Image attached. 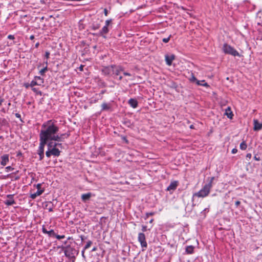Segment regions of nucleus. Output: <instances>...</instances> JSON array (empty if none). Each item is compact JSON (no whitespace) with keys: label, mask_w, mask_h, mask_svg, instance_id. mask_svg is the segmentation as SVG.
<instances>
[{"label":"nucleus","mask_w":262,"mask_h":262,"mask_svg":"<svg viewBox=\"0 0 262 262\" xmlns=\"http://www.w3.org/2000/svg\"><path fill=\"white\" fill-rule=\"evenodd\" d=\"M92 244V242L91 241H89L84 247V250H85L86 249L89 248Z\"/></svg>","instance_id":"obj_26"},{"label":"nucleus","mask_w":262,"mask_h":262,"mask_svg":"<svg viewBox=\"0 0 262 262\" xmlns=\"http://www.w3.org/2000/svg\"><path fill=\"white\" fill-rule=\"evenodd\" d=\"M123 74H124V75H125V76H130V75H130V73H128V72H124V73H123Z\"/></svg>","instance_id":"obj_43"},{"label":"nucleus","mask_w":262,"mask_h":262,"mask_svg":"<svg viewBox=\"0 0 262 262\" xmlns=\"http://www.w3.org/2000/svg\"><path fill=\"white\" fill-rule=\"evenodd\" d=\"M225 115L226 116H227L228 118H230V119H232L233 116V114L231 110V108L230 107H228L226 110H225Z\"/></svg>","instance_id":"obj_19"},{"label":"nucleus","mask_w":262,"mask_h":262,"mask_svg":"<svg viewBox=\"0 0 262 262\" xmlns=\"http://www.w3.org/2000/svg\"><path fill=\"white\" fill-rule=\"evenodd\" d=\"M209 211V209L208 208H205L204 209V210L202 212V213H205L206 212H208Z\"/></svg>","instance_id":"obj_42"},{"label":"nucleus","mask_w":262,"mask_h":262,"mask_svg":"<svg viewBox=\"0 0 262 262\" xmlns=\"http://www.w3.org/2000/svg\"><path fill=\"white\" fill-rule=\"evenodd\" d=\"M112 19H107L105 22V25L102 28L99 32V35L103 36V37H105L104 36L105 34H106L109 32L108 27L111 26Z\"/></svg>","instance_id":"obj_6"},{"label":"nucleus","mask_w":262,"mask_h":262,"mask_svg":"<svg viewBox=\"0 0 262 262\" xmlns=\"http://www.w3.org/2000/svg\"><path fill=\"white\" fill-rule=\"evenodd\" d=\"M9 156L8 154H5L1 157V164L4 166H6L9 161Z\"/></svg>","instance_id":"obj_11"},{"label":"nucleus","mask_w":262,"mask_h":262,"mask_svg":"<svg viewBox=\"0 0 262 262\" xmlns=\"http://www.w3.org/2000/svg\"><path fill=\"white\" fill-rule=\"evenodd\" d=\"M14 169V168L12 167L11 166H7L6 168H5V170H6V172H9V171H12Z\"/></svg>","instance_id":"obj_29"},{"label":"nucleus","mask_w":262,"mask_h":262,"mask_svg":"<svg viewBox=\"0 0 262 262\" xmlns=\"http://www.w3.org/2000/svg\"><path fill=\"white\" fill-rule=\"evenodd\" d=\"M99 27H100V25L97 24V25H93V29L94 30H97V29H99Z\"/></svg>","instance_id":"obj_34"},{"label":"nucleus","mask_w":262,"mask_h":262,"mask_svg":"<svg viewBox=\"0 0 262 262\" xmlns=\"http://www.w3.org/2000/svg\"><path fill=\"white\" fill-rule=\"evenodd\" d=\"M92 196V193L90 192L84 193L81 195V199L82 201L86 202L89 200Z\"/></svg>","instance_id":"obj_20"},{"label":"nucleus","mask_w":262,"mask_h":262,"mask_svg":"<svg viewBox=\"0 0 262 262\" xmlns=\"http://www.w3.org/2000/svg\"><path fill=\"white\" fill-rule=\"evenodd\" d=\"M19 179V177L18 176L15 177V180H18Z\"/></svg>","instance_id":"obj_53"},{"label":"nucleus","mask_w":262,"mask_h":262,"mask_svg":"<svg viewBox=\"0 0 262 262\" xmlns=\"http://www.w3.org/2000/svg\"><path fill=\"white\" fill-rule=\"evenodd\" d=\"M44 192V190H37V191L30 195L32 199H35L37 196L40 195Z\"/></svg>","instance_id":"obj_18"},{"label":"nucleus","mask_w":262,"mask_h":262,"mask_svg":"<svg viewBox=\"0 0 262 262\" xmlns=\"http://www.w3.org/2000/svg\"><path fill=\"white\" fill-rule=\"evenodd\" d=\"M196 84L198 85H202L207 88L209 86L207 82H206L205 80H198L197 81Z\"/></svg>","instance_id":"obj_24"},{"label":"nucleus","mask_w":262,"mask_h":262,"mask_svg":"<svg viewBox=\"0 0 262 262\" xmlns=\"http://www.w3.org/2000/svg\"><path fill=\"white\" fill-rule=\"evenodd\" d=\"M15 116L17 118H20L21 117L20 115L19 114H18V113L15 114Z\"/></svg>","instance_id":"obj_45"},{"label":"nucleus","mask_w":262,"mask_h":262,"mask_svg":"<svg viewBox=\"0 0 262 262\" xmlns=\"http://www.w3.org/2000/svg\"><path fill=\"white\" fill-rule=\"evenodd\" d=\"M239 147H240V149L241 150H246L247 147V144L246 143V141H243L241 144H240V145H239Z\"/></svg>","instance_id":"obj_25"},{"label":"nucleus","mask_w":262,"mask_h":262,"mask_svg":"<svg viewBox=\"0 0 262 262\" xmlns=\"http://www.w3.org/2000/svg\"><path fill=\"white\" fill-rule=\"evenodd\" d=\"M18 172V170H17L16 171H15V173H17Z\"/></svg>","instance_id":"obj_56"},{"label":"nucleus","mask_w":262,"mask_h":262,"mask_svg":"<svg viewBox=\"0 0 262 262\" xmlns=\"http://www.w3.org/2000/svg\"><path fill=\"white\" fill-rule=\"evenodd\" d=\"M128 103L130 106L134 108H135L138 106V101L135 99L130 98L128 100Z\"/></svg>","instance_id":"obj_16"},{"label":"nucleus","mask_w":262,"mask_h":262,"mask_svg":"<svg viewBox=\"0 0 262 262\" xmlns=\"http://www.w3.org/2000/svg\"><path fill=\"white\" fill-rule=\"evenodd\" d=\"M35 80L38 82V85H41L44 82L43 79L40 76H35Z\"/></svg>","instance_id":"obj_23"},{"label":"nucleus","mask_w":262,"mask_h":262,"mask_svg":"<svg viewBox=\"0 0 262 262\" xmlns=\"http://www.w3.org/2000/svg\"><path fill=\"white\" fill-rule=\"evenodd\" d=\"M179 184V182L178 181H173L171 182L169 185L167 187L166 190L169 191H173L175 190Z\"/></svg>","instance_id":"obj_8"},{"label":"nucleus","mask_w":262,"mask_h":262,"mask_svg":"<svg viewBox=\"0 0 262 262\" xmlns=\"http://www.w3.org/2000/svg\"><path fill=\"white\" fill-rule=\"evenodd\" d=\"M194 247L191 245L187 246L186 247V252L187 254H191L193 253Z\"/></svg>","instance_id":"obj_21"},{"label":"nucleus","mask_w":262,"mask_h":262,"mask_svg":"<svg viewBox=\"0 0 262 262\" xmlns=\"http://www.w3.org/2000/svg\"><path fill=\"white\" fill-rule=\"evenodd\" d=\"M4 101V99H3V98L0 99V106L2 104Z\"/></svg>","instance_id":"obj_47"},{"label":"nucleus","mask_w":262,"mask_h":262,"mask_svg":"<svg viewBox=\"0 0 262 262\" xmlns=\"http://www.w3.org/2000/svg\"><path fill=\"white\" fill-rule=\"evenodd\" d=\"M55 237L58 239H61L64 238L65 237V236L64 235H60L56 234Z\"/></svg>","instance_id":"obj_30"},{"label":"nucleus","mask_w":262,"mask_h":262,"mask_svg":"<svg viewBox=\"0 0 262 262\" xmlns=\"http://www.w3.org/2000/svg\"><path fill=\"white\" fill-rule=\"evenodd\" d=\"M190 80L191 82L196 81V83L197 82V81H198L193 75H192V77L190 79Z\"/></svg>","instance_id":"obj_32"},{"label":"nucleus","mask_w":262,"mask_h":262,"mask_svg":"<svg viewBox=\"0 0 262 262\" xmlns=\"http://www.w3.org/2000/svg\"><path fill=\"white\" fill-rule=\"evenodd\" d=\"M119 79L120 80H122V76H119Z\"/></svg>","instance_id":"obj_54"},{"label":"nucleus","mask_w":262,"mask_h":262,"mask_svg":"<svg viewBox=\"0 0 262 262\" xmlns=\"http://www.w3.org/2000/svg\"><path fill=\"white\" fill-rule=\"evenodd\" d=\"M254 159L255 160V161H260V157L259 156H258L257 155H255L254 156Z\"/></svg>","instance_id":"obj_33"},{"label":"nucleus","mask_w":262,"mask_h":262,"mask_svg":"<svg viewBox=\"0 0 262 262\" xmlns=\"http://www.w3.org/2000/svg\"><path fill=\"white\" fill-rule=\"evenodd\" d=\"M241 204V202L239 201H237L235 203V207L237 208Z\"/></svg>","instance_id":"obj_40"},{"label":"nucleus","mask_w":262,"mask_h":262,"mask_svg":"<svg viewBox=\"0 0 262 262\" xmlns=\"http://www.w3.org/2000/svg\"><path fill=\"white\" fill-rule=\"evenodd\" d=\"M39 45V42H37L36 44H35V47L36 48H38V46Z\"/></svg>","instance_id":"obj_49"},{"label":"nucleus","mask_w":262,"mask_h":262,"mask_svg":"<svg viewBox=\"0 0 262 262\" xmlns=\"http://www.w3.org/2000/svg\"><path fill=\"white\" fill-rule=\"evenodd\" d=\"M251 157H252L251 154L248 153V154H247V155H246V158L247 159H250L251 158Z\"/></svg>","instance_id":"obj_38"},{"label":"nucleus","mask_w":262,"mask_h":262,"mask_svg":"<svg viewBox=\"0 0 262 262\" xmlns=\"http://www.w3.org/2000/svg\"><path fill=\"white\" fill-rule=\"evenodd\" d=\"M113 74L116 76H118L120 73L124 70L123 67L120 66L113 65Z\"/></svg>","instance_id":"obj_10"},{"label":"nucleus","mask_w":262,"mask_h":262,"mask_svg":"<svg viewBox=\"0 0 262 262\" xmlns=\"http://www.w3.org/2000/svg\"><path fill=\"white\" fill-rule=\"evenodd\" d=\"M171 37V35H169L168 37L163 38L162 41H163V42H164L165 43H167L169 41Z\"/></svg>","instance_id":"obj_27"},{"label":"nucleus","mask_w":262,"mask_h":262,"mask_svg":"<svg viewBox=\"0 0 262 262\" xmlns=\"http://www.w3.org/2000/svg\"><path fill=\"white\" fill-rule=\"evenodd\" d=\"M45 64H46V66L43 69H41L39 71V74L41 75H43L45 74V72L48 70V67H47L48 61L47 60L45 61Z\"/></svg>","instance_id":"obj_22"},{"label":"nucleus","mask_w":262,"mask_h":262,"mask_svg":"<svg viewBox=\"0 0 262 262\" xmlns=\"http://www.w3.org/2000/svg\"><path fill=\"white\" fill-rule=\"evenodd\" d=\"M111 108V103L104 102L101 105V111H108Z\"/></svg>","instance_id":"obj_17"},{"label":"nucleus","mask_w":262,"mask_h":262,"mask_svg":"<svg viewBox=\"0 0 262 262\" xmlns=\"http://www.w3.org/2000/svg\"><path fill=\"white\" fill-rule=\"evenodd\" d=\"M48 142L42 140L39 138V145L37 150V154L39 156V160H42L44 158V148L45 145H47Z\"/></svg>","instance_id":"obj_4"},{"label":"nucleus","mask_w":262,"mask_h":262,"mask_svg":"<svg viewBox=\"0 0 262 262\" xmlns=\"http://www.w3.org/2000/svg\"><path fill=\"white\" fill-rule=\"evenodd\" d=\"M8 38L12 40V39H14V35H9L8 36Z\"/></svg>","instance_id":"obj_41"},{"label":"nucleus","mask_w":262,"mask_h":262,"mask_svg":"<svg viewBox=\"0 0 262 262\" xmlns=\"http://www.w3.org/2000/svg\"><path fill=\"white\" fill-rule=\"evenodd\" d=\"M56 121L49 120L44 122L41 125V129L39 134V138L48 142V150L46 155L50 158L52 155L58 157L61 151L59 147H62V144L59 143L62 142L70 136L69 132L59 134V127L56 124Z\"/></svg>","instance_id":"obj_1"},{"label":"nucleus","mask_w":262,"mask_h":262,"mask_svg":"<svg viewBox=\"0 0 262 262\" xmlns=\"http://www.w3.org/2000/svg\"><path fill=\"white\" fill-rule=\"evenodd\" d=\"M190 128H191V129L194 128V126H193V125H191L190 126Z\"/></svg>","instance_id":"obj_52"},{"label":"nucleus","mask_w":262,"mask_h":262,"mask_svg":"<svg viewBox=\"0 0 262 262\" xmlns=\"http://www.w3.org/2000/svg\"><path fill=\"white\" fill-rule=\"evenodd\" d=\"M34 38V36L33 35H32L30 36V39L31 40H33Z\"/></svg>","instance_id":"obj_48"},{"label":"nucleus","mask_w":262,"mask_h":262,"mask_svg":"<svg viewBox=\"0 0 262 262\" xmlns=\"http://www.w3.org/2000/svg\"><path fill=\"white\" fill-rule=\"evenodd\" d=\"M33 90L34 91H35V88L33 89Z\"/></svg>","instance_id":"obj_57"},{"label":"nucleus","mask_w":262,"mask_h":262,"mask_svg":"<svg viewBox=\"0 0 262 262\" xmlns=\"http://www.w3.org/2000/svg\"><path fill=\"white\" fill-rule=\"evenodd\" d=\"M154 214H155V212H147L146 213L145 219H146L147 217H148L149 216L153 215Z\"/></svg>","instance_id":"obj_31"},{"label":"nucleus","mask_w":262,"mask_h":262,"mask_svg":"<svg viewBox=\"0 0 262 262\" xmlns=\"http://www.w3.org/2000/svg\"><path fill=\"white\" fill-rule=\"evenodd\" d=\"M13 194H8L7 198L8 199L4 202V203L7 206H11L15 204V202L13 199Z\"/></svg>","instance_id":"obj_9"},{"label":"nucleus","mask_w":262,"mask_h":262,"mask_svg":"<svg viewBox=\"0 0 262 262\" xmlns=\"http://www.w3.org/2000/svg\"><path fill=\"white\" fill-rule=\"evenodd\" d=\"M262 128V123L258 122L257 120H254V130H259Z\"/></svg>","instance_id":"obj_15"},{"label":"nucleus","mask_w":262,"mask_h":262,"mask_svg":"<svg viewBox=\"0 0 262 262\" xmlns=\"http://www.w3.org/2000/svg\"><path fill=\"white\" fill-rule=\"evenodd\" d=\"M175 56L174 55L172 54L170 55H165V61L166 64L168 66H171L172 61L174 59Z\"/></svg>","instance_id":"obj_13"},{"label":"nucleus","mask_w":262,"mask_h":262,"mask_svg":"<svg viewBox=\"0 0 262 262\" xmlns=\"http://www.w3.org/2000/svg\"><path fill=\"white\" fill-rule=\"evenodd\" d=\"M113 65L103 68L101 70L102 73L105 76H110L113 74Z\"/></svg>","instance_id":"obj_7"},{"label":"nucleus","mask_w":262,"mask_h":262,"mask_svg":"<svg viewBox=\"0 0 262 262\" xmlns=\"http://www.w3.org/2000/svg\"><path fill=\"white\" fill-rule=\"evenodd\" d=\"M30 86L31 87L34 86L35 85H38V82L35 79L32 80L30 83Z\"/></svg>","instance_id":"obj_28"},{"label":"nucleus","mask_w":262,"mask_h":262,"mask_svg":"<svg viewBox=\"0 0 262 262\" xmlns=\"http://www.w3.org/2000/svg\"><path fill=\"white\" fill-rule=\"evenodd\" d=\"M104 13L105 16L107 15V10L106 9H104Z\"/></svg>","instance_id":"obj_46"},{"label":"nucleus","mask_w":262,"mask_h":262,"mask_svg":"<svg viewBox=\"0 0 262 262\" xmlns=\"http://www.w3.org/2000/svg\"><path fill=\"white\" fill-rule=\"evenodd\" d=\"M45 208L48 209L49 212H52L53 211V204L52 202H46L44 203Z\"/></svg>","instance_id":"obj_14"},{"label":"nucleus","mask_w":262,"mask_h":262,"mask_svg":"<svg viewBox=\"0 0 262 262\" xmlns=\"http://www.w3.org/2000/svg\"><path fill=\"white\" fill-rule=\"evenodd\" d=\"M223 51L224 53L231 55L233 56L241 57L239 53L233 47L227 43H224L223 46Z\"/></svg>","instance_id":"obj_3"},{"label":"nucleus","mask_w":262,"mask_h":262,"mask_svg":"<svg viewBox=\"0 0 262 262\" xmlns=\"http://www.w3.org/2000/svg\"><path fill=\"white\" fill-rule=\"evenodd\" d=\"M154 220L153 219H151L150 221H149V223H152V222H153Z\"/></svg>","instance_id":"obj_55"},{"label":"nucleus","mask_w":262,"mask_h":262,"mask_svg":"<svg viewBox=\"0 0 262 262\" xmlns=\"http://www.w3.org/2000/svg\"><path fill=\"white\" fill-rule=\"evenodd\" d=\"M42 231L44 234H47L50 237L55 236L56 234L53 229L48 231L46 228L45 225H43L42 226Z\"/></svg>","instance_id":"obj_12"},{"label":"nucleus","mask_w":262,"mask_h":262,"mask_svg":"<svg viewBox=\"0 0 262 262\" xmlns=\"http://www.w3.org/2000/svg\"><path fill=\"white\" fill-rule=\"evenodd\" d=\"M214 179V177H211L209 182L206 184L198 192L193 194V197L197 196L198 198H205L207 196L212 187V183Z\"/></svg>","instance_id":"obj_2"},{"label":"nucleus","mask_w":262,"mask_h":262,"mask_svg":"<svg viewBox=\"0 0 262 262\" xmlns=\"http://www.w3.org/2000/svg\"><path fill=\"white\" fill-rule=\"evenodd\" d=\"M142 231L143 232L146 231H147V226L143 225L142 226Z\"/></svg>","instance_id":"obj_35"},{"label":"nucleus","mask_w":262,"mask_h":262,"mask_svg":"<svg viewBox=\"0 0 262 262\" xmlns=\"http://www.w3.org/2000/svg\"><path fill=\"white\" fill-rule=\"evenodd\" d=\"M83 66L82 65H81L80 66V67L79 68V69L80 71H83Z\"/></svg>","instance_id":"obj_44"},{"label":"nucleus","mask_w":262,"mask_h":262,"mask_svg":"<svg viewBox=\"0 0 262 262\" xmlns=\"http://www.w3.org/2000/svg\"><path fill=\"white\" fill-rule=\"evenodd\" d=\"M97 249L96 247H94L92 250V251H96Z\"/></svg>","instance_id":"obj_50"},{"label":"nucleus","mask_w":262,"mask_h":262,"mask_svg":"<svg viewBox=\"0 0 262 262\" xmlns=\"http://www.w3.org/2000/svg\"><path fill=\"white\" fill-rule=\"evenodd\" d=\"M84 249H83V250L82 251V256H83V257H84Z\"/></svg>","instance_id":"obj_51"},{"label":"nucleus","mask_w":262,"mask_h":262,"mask_svg":"<svg viewBox=\"0 0 262 262\" xmlns=\"http://www.w3.org/2000/svg\"><path fill=\"white\" fill-rule=\"evenodd\" d=\"M50 56V52L49 51H46L45 53V57L46 58H49Z\"/></svg>","instance_id":"obj_37"},{"label":"nucleus","mask_w":262,"mask_h":262,"mask_svg":"<svg viewBox=\"0 0 262 262\" xmlns=\"http://www.w3.org/2000/svg\"><path fill=\"white\" fill-rule=\"evenodd\" d=\"M138 241L140 243L142 251H144L147 247L145 235L143 232H140L138 235Z\"/></svg>","instance_id":"obj_5"},{"label":"nucleus","mask_w":262,"mask_h":262,"mask_svg":"<svg viewBox=\"0 0 262 262\" xmlns=\"http://www.w3.org/2000/svg\"><path fill=\"white\" fill-rule=\"evenodd\" d=\"M41 184H40V183L37 184L36 185V188H37V190H42L41 189ZM42 190H44V189H43Z\"/></svg>","instance_id":"obj_36"},{"label":"nucleus","mask_w":262,"mask_h":262,"mask_svg":"<svg viewBox=\"0 0 262 262\" xmlns=\"http://www.w3.org/2000/svg\"><path fill=\"white\" fill-rule=\"evenodd\" d=\"M237 152V149L235 148L232 149V151H231V152L232 154H236V152Z\"/></svg>","instance_id":"obj_39"}]
</instances>
